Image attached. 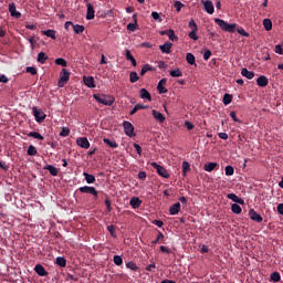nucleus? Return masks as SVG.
I'll list each match as a JSON object with an SVG mask.
<instances>
[{"label":"nucleus","instance_id":"nucleus-1","mask_svg":"<svg viewBox=\"0 0 283 283\" xmlns=\"http://www.w3.org/2000/svg\"><path fill=\"white\" fill-rule=\"evenodd\" d=\"M214 23H217V25H219V28H221L223 30V32L233 33V32H235V30H238V24H235V23L230 24L220 18H216Z\"/></svg>","mask_w":283,"mask_h":283},{"label":"nucleus","instance_id":"nucleus-2","mask_svg":"<svg viewBox=\"0 0 283 283\" xmlns=\"http://www.w3.org/2000/svg\"><path fill=\"white\" fill-rule=\"evenodd\" d=\"M93 97L97 103L102 105L112 106L114 105V97L105 94H94Z\"/></svg>","mask_w":283,"mask_h":283},{"label":"nucleus","instance_id":"nucleus-3","mask_svg":"<svg viewBox=\"0 0 283 283\" xmlns=\"http://www.w3.org/2000/svg\"><path fill=\"white\" fill-rule=\"evenodd\" d=\"M32 112L36 123H43L45 118H48V115H45V113H43V111L36 106H33Z\"/></svg>","mask_w":283,"mask_h":283},{"label":"nucleus","instance_id":"nucleus-4","mask_svg":"<svg viewBox=\"0 0 283 283\" xmlns=\"http://www.w3.org/2000/svg\"><path fill=\"white\" fill-rule=\"evenodd\" d=\"M150 165L154 169H156L157 174L161 176V178H169L170 175L168 169L158 165L156 161H153Z\"/></svg>","mask_w":283,"mask_h":283},{"label":"nucleus","instance_id":"nucleus-5","mask_svg":"<svg viewBox=\"0 0 283 283\" xmlns=\"http://www.w3.org/2000/svg\"><path fill=\"white\" fill-rule=\"evenodd\" d=\"M70 81V72L65 69L62 70L60 74V80L57 82L59 87H65V84Z\"/></svg>","mask_w":283,"mask_h":283},{"label":"nucleus","instance_id":"nucleus-6","mask_svg":"<svg viewBox=\"0 0 283 283\" xmlns=\"http://www.w3.org/2000/svg\"><path fill=\"white\" fill-rule=\"evenodd\" d=\"M78 191H81V193H90L91 196H94V198H98V190L92 186L80 187Z\"/></svg>","mask_w":283,"mask_h":283},{"label":"nucleus","instance_id":"nucleus-7","mask_svg":"<svg viewBox=\"0 0 283 283\" xmlns=\"http://www.w3.org/2000/svg\"><path fill=\"white\" fill-rule=\"evenodd\" d=\"M123 127L126 136H129V138H134V136H136V134L134 133V125L132 123L124 122Z\"/></svg>","mask_w":283,"mask_h":283},{"label":"nucleus","instance_id":"nucleus-8","mask_svg":"<svg viewBox=\"0 0 283 283\" xmlns=\"http://www.w3.org/2000/svg\"><path fill=\"white\" fill-rule=\"evenodd\" d=\"M159 34L161 36H165L166 34L170 41H178V38L176 36V33L172 29L160 31Z\"/></svg>","mask_w":283,"mask_h":283},{"label":"nucleus","instance_id":"nucleus-9","mask_svg":"<svg viewBox=\"0 0 283 283\" xmlns=\"http://www.w3.org/2000/svg\"><path fill=\"white\" fill-rule=\"evenodd\" d=\"M9 12L14 19H21V12L17 11V4H14V2L9 4Z\"/></svg>","mask_w":283,"mask_h":283},{"label":"nucleus","instance_id":"nucleus-10","mask_svg":"<svg viewBox=\"0 0 283 283\" xmlns=\"http://www.w3.org/2000/svg\"><path fill=\"white\" fill-rule=\"evenodd\" d=\"M249 218L251 220H253V222H262L264 219L262 218V216H260V213H258L255 210L251 209L249 211Z\"/></svg>","mask_w":283,"mask_h":283},{"label":"nucleus","instance_id":"nucleus-11","mask_svg":"<svg viewBox=\"0 0 283 283\" xmlns=\"http://www.w3.org/2000/svg\"><path fill=\"white\" fill-rule=\"evenodd\" d=\"M76 143L82 149H90V140H87V137H80L76 139Z\"/></svg>","mask_w":283,"mask_h":283},{"label":"nucleus","instance_id":"nucleus-12","mask_svg":"<svg viewBox=\"0 0 283 283\" xmlns=\"http://www.w3.org/2000/svg\"><path fill=\"white\" fill-rule=\"evenodd\" d=\"M203 8L206 10V12L208 14H213V12L216 11L214 7H213V2L211 0H207V1H203Z\"/></svg>","mask_w":283,"mask_h":283},{"label":"nucleus","instance_id":"nucleus-13","mask_svg":"<svg viewBox=\"0 0 283 283\" xmlns=\"http://www.w3.org/2000/svg\"><path fill=\"white\" fill-rule=\"evenodd\" d=\"M171 48H174V44L171 42H166L159 46V50L163 54H171Z\"/></svg>","mask_w":283,"mask_h":283},{"label":"nucleus","instance_id":"nucleus-14","mask_svg":"<svg viewBox=\"0 0 283 283\" xmlns=\"http://www.w3.org/2000/svg\"><path fill=\"white\" fill-rule=\"evenodd\" d=\"M165 85H167V80L166 78L160 80L157 85V91L159 94H167L168 91L165 87Z\"/></svg>","mask_w":283,"mask_h":283},{"label":"nucleus","instance_id":"nucleus-15","mask_svg":"<svg viewBox=\"0 0 283 283\" xmlns=\"http://www.w3.org/2000/svg\"><path fill=\"white\" fill-rule=\"evenodd\" d=\"M87 11H86V19L87 21H92L95 17L94 6L92 3L86 4Z\"/></svg>","mask_w":283,"mask_h":283},{"label":"nucleus","instance_id":"nucleus-16","mask_svg":"<svg viewBox=\"0 0 283 283\" xmlns=\"http://www.w3.org/2000/svg\"><path fill=\"white\" fill-rule=\"evenodd\" d=\"M256 85L259 87H266V85H269V77L265 75H260L256 80Z\"/></svg>","mask_w":283,"mask_h":283},{"label":"nucleus","instance_id":"nucleus-17","mask_svg":"<svg viewBox=\"0 0 283 283\" xmlns=\"http://www.w3.org/2000/svg\"><path fill=\"white\" fill-rule=\"evenodd\" d=\"M241 75L248 78L249 81H252V78L255 77V73L253 71H249V69L243 67L241 70Z\"/></svg>","mask_w":283,"mask_h":283},{"label":"nucleus","instance_id":"nucleus-18","mask_svg":"<svg viewBox=\"0 0 283 283\" xmlns=\"http://www.w3.org/2000/svg\"><path fill=\"white\" fill-rule=\"evenodd\" d=\"M35 273H38V275H40L41 277H45L48 276V271L45 270V268L41 264H36L34 268Z\"/></svg>","mask_w":283,"mask_h":283},{"label":"nucleus","instance_id":"nucleus-19","mask_svg":"<svg viewBox=\"0 0 283 283\" xmlns=\"http://www.w3.org/2000/svg\"><path fill=\"white\" fill-rule=\"evenodd\" d=\"M227 198L232 200V202H237V205H244V199L238 197L235 193H228Z\"/></svg>","mask_w":283,"mask_h":283},{"label":"nucleus","instance_id":"nucleus-20","mask_svg":"<svg viewBox=\"0 0 283 283\" xmlns=\"http://www.w3.org/2000/svg\"><path fill=\"white\" fill-rule=\"evenodd\" d=\"M180 202H177L175 205H172L170 208H169V211H170V216H178L180 213Z\"/></svg>","mask_w":283,"mask_h":283},{"label":"nucleus","instance_id":"nucleus-21","mask_svg":"<svg viewBox=\"0 0 283 283\" xmlns=\"http://www.w3.org/2000/svg\"><path fill=\"white\" fill-rule=\"evenodd\" d=\"M139 94L140 98H143L144 101L151 102V94L146 88H140Z\"/></svg>","mask_w":283,"mask_h":283},{"label":"nucleus","instance_id":"nucleus-22","mask_svg":"<svg viewBox=\"0 0 283 283\" xmlns=\"http://www.w3.org/2000/svg\"><path fill=\"white\" fill-rule=\"evenodd\" d=\"M130 207L134 209H138L140 205H143V201L138 197H133L129 201Z\"/></svg>","mask_w":283,"mask_h":283},{"label":"nucleus","instance_id":"nucleus-23","mask_svg":"<svg viewBox=\"0 0 283 283\" xmlns=\"http://www.w3.org/2000/svg\"><path fill=\"white\" fill-rule=\"evenodd\" d=\"M203 169H205V171L211 172L214 169H218V163H211L210 161L208 164H205Z\"/></svg>","mask_w":283,"mask_h":283},{"label":"nucleus","instance_id":"nucleus-24","mask_svg":"<svg viewBox=\"0 0 283 283\" xmlns=\"http://www.w3.org/2000/svg\"><path fill=\"white\" fill-rule=\"evenodd\" d=\"M153 116L155 119L158 120V123H165V115H163V113H160L156 109H153Z\"/></svg>","mask_w":283,"mask_h":283},{"label":"nucleus","instance_id":"nucleus-25","mask_svg":"<svg viewBox=\"0 0 283 283\" xmlns=\"http://www.w3.org/2000/svg\"><path fill=\"white\" fill-rule=\"evenodd\" d=\"M44 169L51 174V176H59V168L52 166V165H46L44 166Z\"/></svg>","mask_w":283,"mask_h":283},{"label":"nucleus","instance_id":"nucleus-26","mask_svg":"<svg viewBox=\"0 0 283 283\" xmlns=\"http://www.w3.org/2000/svg\"><path fill=\"white\" fill-rule=\"evenodd\" d=\"M125 56H126V61H130L132 65L134 67H136V65H137L136 57H134V55H132V51L126 50V55Z\"/></svg>","mask_w":283,"mask_h":283},{"label":"nucleus","instance_id":"nucleus-27","mask_svg":"<svg viewBox=\"0 0 283 283\" xmlns=\"http://www.w3.org/2000/svg\"><path fill=\"white\" fill-rule=\"evenodd\" d=\"M27 136L29 138H35L36 140H44L45 137H43V135H41L40 133H36V132H30L27 134Z\"/></svg>","mask_w":283,"mask_h":283},{"label":"nucleus","instance_id":"nucleus-28","mask_svg":"<svg viewBox=\"0 0 283 283\" xmlns=\"http://www.w3.org/2000/svg\"><path fill=\"white\" fill-rule=\"evenodd\" d=\"M87 185H94L96 182V177H94V175H90L87 172L83 174Z\"/></svg>","mask_w":283,"mask_h":283},{"label":"nucleus","instance_id":"nucleus-29","mask_svg":"<svg viewBox=\"0 0 283 283\" xmlns=\"http://www.w3.org/2000/svg\"><path fill=\"white\" fill-rule=\"evenodd\" d=\"M55 264H57V266H61L62 269H65V266H67V260H65V258L63 256H57L55 260Z\"/></svg>","mask_w":283,"mask_h":283},{"label":"nucleus","instance_id":"nucleus-30","mask_svg":"<svg viewBox=\"0 0 283 283\" xmlns=\"http://www.w3.org/2000/svg\"><path fill=\"white\" fill-rule=\"evenodd\" d=\"M263 28L264 30H266V32H271V30H273V22L271 21V19L263 20Z\"/></svg>","mask_w":283,"mask_h":283},{"label":"nucleus","instance_id":"nucleus-31","mask_svg":"<svg viewBox=\"0 0 283 283\" xmlns=\"http://www.w3.org/2000/svg\"><path fill=\"white\" fill-rule=\"evenodd\" d=\"M84 84L86 85V87H96V85H94V78L92 76H84Z\"/></svg>","mask_w":283,"mask_h":283},{"label":"nucleus","instance_id":"nucleus-32","mask_svg":"<svg viewBox=\"0 0 283 283\" xmlns=\"http://www.w3.org/2000/svg\"><path fill=\"white\" fill-rule=\"evenodd\" d=\"M42 34H44V36H49V39H53L56 40V31L54 30H46V31H42Z\"/></svg>","mask_w":283,"mask_h":283},{"label":"nucleus","instance_id":"nucleus-33","mask_svg":"<svg viewBox=\"0 0 283 283\" xmlns=\"http://www.w3.org/2000/svg\"><path fill=\"white\" fill-rule=\"evenodd\" d=\"M146 72H154V66H151L150 64H145L140 70V76H145Z\"/></svg>","mask_w":283,"mask_h":283},{"label":"nucleus","instance_id":"nucleus-34","mask_svg":"<svg viewBox=\"0 0 283 283\" xmlns=\"http://www.w3.org/2000/svg\"><path fill=\"white\" fill-rule=\"evenodd\" d=\"M186 61L189 65H196V56L192 53L186 54Z\"/></svg>","mask_w":283,"mask_h":283},{"label":"nucleus","instance_id":"nucleus-35","mask_svg":"<svg viewBox=\"0 0 283 283\" xmlns=\"http://www.w3.org/2000/svg\"><path fill=\"white\" fill-rule=\"evenodd\" d=\"M73 30L75 34H83V32H85V27L81 24H73Z\"/></svg>","mask_w":283,"mask_h":283},{"label":"nucleus","instance_id":"nucleus-36","mask_svg":"<svg viewBox=\"0 0 283 283\" xmlns=\"http://www.w3.org/2000/svg\"><path fill=\"white\" fill-rule=\"evenodd\" d=\"M48 61V55L45 52H40L38 54V63H41L42 65Z\"/></svg>","mask_w":283,"mask_h":283},{"label":"nucleus","instance_id":"nucleus-37","mask_svg":"<svg viewBox=\"0 0 283 283\" xmlns=\"http://www.w3.org/2000/svg\"><path fill=\"white\" fill-rule=\"evenodd\" d=\"M105 145H108V147H112V149L118 148V144L115 140H111L109 138H104Z\"/></svg>","mask_w":283,"mask_h":283},{"label":"nucleus","instance_id":"nucleus-38","mask_svg":"<svg viewBox=\"0 0 283 283\" xmlns=\"http://www.w3.org/2000/svg\"><path fill=\"white\" fill-rule=\"evenodd\" d=\"M169 74L172 78H180V76H182V71H180V69H176L170 71Z\"/></svg>","mask_w":283,"mask_h":283},{"label":"nucleus","instance_id":"nucleus-39","mask_svg":"<svg viewBox=\"0 0 283 283\" xmlns=\"http://www.w3.org/2000/svg\"><path fill=\"white\" fill-rule=\"evenodd\" d=\"M233 101V95L226 93L223 95V105H230V103Z\"/></svg>","mask_w":283,"mask_h":283},{"label":"nucleus","instance_id":"nucleus-40","mask_svg":"<svg viewBox=\"0 0 283 283\" xmlns=\"http://www.w3.org/2000/svg\"><path fill=\"white\" fill-rule=\"evenodd\" d=\"M28 156H36L39 151L36 150V147L33 145H30L28 150H27Z\"/></svg>","mask_w":283,"mask_h":283},{"label":"nucleus","instance_id":"nucleus-41","mask_svg":"<svg viewBox=\"0 0 283 283\" xmlns=\"http://www.w3.org/2000/svg\"><path fill=\"white\" fill-rule=\"evenodd\" d=\"M231 211H232V213L240 214V213H242V208L240 207V205L233 203L231 206Z\"/></svg>","mask_w":283,"mask_h":283},{"label":"nucleus","instance_id":"nucleus-42","mask_svg":"<svg viewBox=\"0 0 283 283\" xmlns=\"http://www.w3.org/2000/svg\"><path fill=\"white\" fill-rule=\"evenodd\" d=\"M163 240H165V234H163V232L158 231L156 240H154L151 243L160 244V242H163Z\"/></svg>","mask_w":283,"mask_h":283},{"label":"nucleus","instance_id":"nucleus-43","mask_svg":"<svg viewBox=\"0 0 283 283\" xmlns=\"http://www.w3.org/2000/svg\"><path fill=\"white\" fill-rule=\"evenodd\" d=\"M139 80H140V77L138 76V73L130 72V75H129L130 83H137V81H139Z\"/></svg>","mask_w":283,"mask_h":283},{"label":"nucleus","instance_id":"nucleus-44","mask_svg":"<svg viewBox=\"0 0 283 283\" xmlns=\"http://www.w3.org/2000/svg\"><path fill=\"white\" fill-rule=\"evenodd\" d=\"M191 166L189 165L188 161L182 163V176H187V171H190Z\"/></svg>","mask_w":283,"mask_h":283},{"label":"nucleus","instance_id":"nucleus-45","mask_svg":"<svg viewBox=\"0 0 283 283\" xmlns=\"http://www.w3.org/2000/svg\"><path fill=\"white\" fill-rule=\"evenodd\" d=\"M55 64L61 65L62 67H67V61H65V59H62V57H57L55 60Z\"/></svg>","mask_w":283,"mask_h":283},{"label":"nucleus","instance_id":"nucleus-46","mask_svg":"<svg viewBox=\"0 0 283 283\" xmlns=\"http://www.w3.org/2000/svg\"><path fill=\"white\" fill-rule=\"evenodd\" d=\"M113 262H114V264H116V266H120V265L123 264V256H120V255H115V256L113 258Z\"/></svg>","mask_w":283,"mask_h":283},{"label":"nucleus","instance_id":"nucleus-47","mask_svg":"<svg viewBox=\"0 0 283 283\" xmlns=\"http://www.w3.org/2000/svg\"><path fill=\"white\" fill-rule=\"evenodd\" d=\"M60 136L62 138H67V136H70V128L63 127L62 130L60 132Z\"/></svg>","mask_w":283,"mask_h":283},{"label":"nucleus","instance_id":"nucleus-48","mask_svg":"<svg viewBox=\"0 0 283 283\" xmlns=\"http://www.w3.org/2000/svg\"><path fill=\"white\" fill-rule=\"evenodd\" d=\"M271 280L272 282H280V280H282V276L279 274V272H273L271 274Z\"/></svg>","mask_w":283,"mask_h":283},{"label":"nucleus","instance_id":"nucleus-49","mask_svg":"<svg viewBox=\"0 0 283 283\" xmlns=\"http://www.w3.org/2000/svg\"><path fill=\"white\" fill-rule=\"evenodd\" d=\"M151 17L155 21H158V23H161L163 22V18H160V13L159 12H156V11H153L151 12Z\"/></svg>","mask_w":283,"mask_h":283},{"label":"nucleus","instance_id":"nucleus-50","mask_svg":"<svg viewBox=\"0 0 283 283\" xmlns=\"http://www.w3.org/2000/svg\"><path fill=\"white\" fill-rule=\"evenodd\" d=\"M126 269H130V271H139V268H137L133 261L126 263Z\"/></svg>","mask_w":283,"mask_h":283},{"label":"nucleus","instance_id":"nucleus-51","mask_svg":"<svg viewBox=\"0 0 283 283\" xmlns=\"http://www.w3.org/2000/svg\"><path fill=\"white\" fill-rule=\"evenodd\" d=\"M198 30H191V32L188 34L189 39H192V41H198Z\"/></svg>","mask_w":283,"mask_h":283},{"label":"nucleus","instance_id":"nucleus-52","mask_svg":"<svg viewBox=\"0 0 283 283\" xmlns=\"http://www.w3.org/2000/svg\"><path fill=\"white\" fill-rule=\"evenodd\" d=\"M107 231L111 233L112 238H116V227L115 226H107Z\"/></svg>","mask_w":283,"mask_h":283},{"label":"nucleus","instance_id":"nucleus-53","mask_svg":"<svg viewBox=\"0 0 283 283\" xmlns=\"http://www.w3.org/2000/svg\"><path fill=\"white\" fill-rule=\"evenodd\" d=\"M127 30H129L130 32H136V30H138V24L137 23H128L127 24Z\"/></svg>","mask_w":283,"mask_h":283},{"label":"nucleus","instance_id":"nucleus-54","mask_svg":"<svg viewBox=\"0 0 283 283\" xmlns=\"http://www.w3.org/2000/svg\"><path fill=\"white\" fill-rule=\"evenodd\" d=\"M234 172H235V170L233 169L232 166L226 167V176H233Z\"/></svg>","mask_w":283,"mask_h":283},{"label":"nucleus","instance_id":"nucleus-55","mask_svg":"<svg viewBox=\"0 0 283 283\" xmlns=\"http://www.w3.org/2000/svg\"><path fill=\"white\" fill-rule=\"evenodd\" d=\"M275 54H283V46L282 44H276L274 48Z\"/></svg>","mask_w":283,"mask_h":283},{"label":"nucleus","instance_id":"nucleus-56","mask_svg":"<svg viewBox=\"0 0 283 283\" xmlns=\"http://www.w3.org/2000/svg\"><path fill=\"white\" fill-rule=\"evenodd\" d=\"M189 28H190L191 30H198V24L196 23V20L191 19V20L189 21Z\"/></svg>","mask_w":283,"mask_h":283},{"label":"nucleus","instance_id":"nucleus-57","mask_svg":"<svg viewBox=\"0 0 283 283\" xmlns=\"http://www.w3.org/2000/svg\"><path fill=\"white\" fill-rule=\"evenodd\" d=\"M27 72H28L29 74H31L32 76H35V74H36V67H34V66H29V67H27Z\"/></svg>","mask_w":283,"mask_h":283},{"label":"nucleus","instance_id":"nucleus-58","mask_svg":"<svg viewBox=\"0 0 283 283\" xmlns=\"http://www.w3.org/2000/svg\"><path fill=\"white\" fill-rule=\"evenodd\" d=\"M185 4H182V2H180V1L175 2V8H176L177 12H180L182 10Z\"/></svg>","mask_w":283,"mask_h":283},{"label":"nucleus","instance_id":"nucleus-59","mask_svg":"<svg viewBox=\"0 0 283 283\" xmlns=\"http://www.w3.org/2000/svg\"><path fill=\"white\" fill-rule=\"evenodd\" d=\"M209 59H211V50H206L203 52V60L209 61Z\"/></svg>","mask_w":283,"mask_h":283},{"label":"nucleus","instance_id":"nucleus-60","mask_svg":"<svg viewBox=\"0 0 283 283\" xmlns=\"http://www.w3.org/2000/svg\"><path fill=\"white\" fill-rule=\"evenodd\" d=\"M158 67H159V70H167V67H169V65H167V63H165L164 61H159Z\"/></svg>","mask_w":283,"mask_h":283},{"label":"nucleus","instance_id":"nucleus-61","mask_svg":"<svg viewBox=\"0 0 283 283\" xmlns=\"http://www.w3.org/2000/svg\"><path fill=\"white\" fill-rule=\"evenodd\" d=\"M185 127H187V129L189 130V132H191V129H193V124L191 123V122H189V120H186L185 122Z\"/></svg>","mask_w":283,"mask_h":283},{"label":"nucleus","instance_id":"nucleus-62","mask_svg":"<svg viewBox=\"0 0 283 283\" xmlns=\"http://www.w3.org/2000/svg\"><path fill=\"white\" fill-rule=\"evenodd\" d=\"M237 32L241 34V36H249V33L243 28L238 29Z\"/></svg>","mask_w":283,"mask_h":283},{"label":"nucleus","instance_id":"nucleus-63","mask_svg":"<svg viewBox=\"0 0 283 283\" xmlns=\"http://www.w3.org/2000/svg\"><path fill=\"white\" fill-rule=\"evenodd\" d=\"M10 80L4 74H0V83H8Z\"/></svg>","mask_w":283,"mask_h":283},{"label":"nucleus","instance_id":"nucleus-64","mask_svg":"<svg viewBox=\"0 0 283 283\" xmlns=\"http://www.w3.org/2000/svg\"><path fill=\"white\" fill-rule=\"evenodd\" d=\"M277 213H279L280 216H283V203H279V205H277Z\"/></svg>","mask_w":283,"mask_h":283}]
</instances>
